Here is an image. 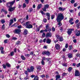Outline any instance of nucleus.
Segmentation results:
<instances>
[{
	"instance_id": "obj_50",
	"label": "nucleus",
	"mask_w": 80,
	"mask_h": 80,
	"mask_svg": "<svg viewBox=\"0 0 80 80\" xmlns=\"http://www.w3.org/2000/svg\"><path fill=\"white\" fill-rule=\"evenodd\" d=\"M40 77H42V78H44V77H45V75L43 74L42 75H41L40 76Z\"/></svg>"
},
{
	"instance_id": "obj_16",
	"label": "nucleus",
	"mask_w": 80,
	"mask_h": 80,
	"mask_svg": "<svg viewBox=\"0 0 80 80\" xmlns=\"http://www.w3.org/2000/svg\"><path fill=\"white\" fill-rule=\"evenodd\" d=\"M51 40L49 39H47L46 40V43H48V44H50V43H51Z\"/></svg>"
},
{
	"instance_id": "obj_37",
	"label": "nucleus",
	"mask_w": 80,
	"mask_h": 80,
	"mask_svg": "<svg viewBox=\"0 0 80 80\" xmlns=\"http://www.w3.org/2000/svg\"><path fill=\"white\" fill-rule=\"evenodd\" d=\"M11 56H13L14 55V52H12L10 53Z\"/></svg>"
},
{
	"instance_id": "obj_33",
	"label": "nucleus",
	"mask_w": 80,
	"mask_h": 80,
	"mask_svg": "<svg viewBox=\"0 0 80 80\" xmlns=\"http://www.w3.org/2000/svg\"><path fill=\"white\" fill-rule=\"evenodd\" d=\"M5 24H3L2 26V30H5Z\"/></svg>"
},
{
	"instance_id": "obj_58",
	"label": "nucleus",
	"mask_w": 80,
	"mask_h": 80,
	"mask_svg": "<svg viewBox=\"0 0 80 80\" xmlns=\"http://www.w3.org/2000/svg\"><path fill=\"white\" fill-rule=\"evenodd\" d=\"M31 77L32 78H34V77H35V75H32L31 76Z\"/></svg>"
},
{
	"instance_id": "obj_30",
	"label": "nucleus",
	"mask_w": 80,
	"mask_h": 80,
	"mask_svg": "<svg viewBox=\"0 0 80 80\" xmlns=\"http://www.w3.org/2000/svg\"><path fill=\"white\" fill-rule=\"evenodd\" d=\"M56 36L58 39H60V37H61L58 35H56Z\"/></svg>"
},
{
	"instance_id": "obj_43",
	"label": "nucleus",
	"mask_w": 80,
	"mask_h": 80,
	"mask_svg": "<svg viewBox=\"0 0 80 80\" xmlns=\"http://www.w3.org/2000/svg\"><path fill=\"white\" fill-rule=\"evenodd\" d=\"M67 75V73H66L65 72H64L62 74V76H65Z\"/></svg>"
},
{
	"instance_id": "obj_39",
	"label": "nucleus",
	"mask_w": 80,
	"mask_h": 80,
	"mask_svg": "<svg viewBox=\"0 0 80 80\" xmlns=\"http://www.w3.org/2000/svg\"><path fill=\"white\" fill-rule=\"evenodd\" d=\"M42 37H45V32H43L42 33Z\"/></svg>"
},
{
	"instance_id": "obj_36",
	"label": "nucleus",
	"mask_w": 80,
	"mask_h": 80,
	"mask_svg": "<svg viewBox=\"0 0 80 80\" xmlns=\"http://www.w3.org/2000/svg\"><path fill=\"white\" fill-rule=\"evenodd\" d=\"M2 66L3 68H4V69H5V68H6V66L5 64H3L2 65Z\"/></svg>"
},
{
	"instance_id": "obj_31",
	"label": "nucleus",
	"mask_w": 80,
	"mask_h": 80,
	"mask_svg": "<svg viewBox=\"0 0 80 80\" xmlns=\"http://www.w3.org/2000/svg\"><path fill=\"white\" fill-rule=\"evenodd\" d=\"M42 10L44 12H47V8L44 7L43 8H42Z\"/></svg>"
},
{
	"instance_id": "obj_20",
	"label": "nucleus",
	"mask_w": 80,
	"mask_h": 80,
	"mask_svg": "<svg viewBox=\"0 0 80 80\" xmlns=\"http://www.w3.org/2000/svg\"><path fill=\"white\" fill-rule=\"evenodd\" d=\"M34 80H39V78L38 77V76H36L33 79Z\"/></svg>"
},
{
	"instance_id": "obj_32",
	"label": "nucleus",
	"mask_w": 80,
	"mask_h": 80,
	"mask_svg": "<svg viewBox=\"0 0 80 80\" xmlns=\"http://www.w3.org/2000/svg\"><path fill=\"white\" fill-rule=\"evenodd\" d=\"M29 0H25V3L28 4L29 3Z\"/></svg>"
},
{
	"instance_id": "obj_52",
	"label": "nucleus",
	"mask_w": 80,
	"mask_h": 80,
	"mask_svg": "<svg viewBox=\"0 0 80 80\" xmlns=\"http://www.w3.org/2000/svg\"><path fill=\"white\" fill-rule=\"evenodd\" d=\"M78 22H79V20H78V19L76 20L75 22V23H78Z\"/></svg>"
},
{
	"instance_id": "obj_18",
	"label": "nucleus",
	"mask_w": 80,
	"mask_h": 80,
	"mask_svg": "<svg viewBox=\"0 0 80 80\" xmlns=\"http://www.w3.org/2000/svg\"><path fill=\"white\" fill-rule=\"evenodd\" d=\"M10 22H9V26H10L11 25H12V24L13 23V19H12L10 20Z\"/></svg>"
},
{
	"instance_id": "obj_9",
	"label": "nucleus",
	"mask_w": 80,
	"mask_h": 80,
	"mask_svg": "<svg viewBox=\"0 0 80 80\" xmlns=\"http://www.w3.org/2000/svg\"><path fill=\"white\" fill-rule=\"evenodd\" d=\"M75 32V35L77 36V37H79V36H80V31L76 30Z\"/></svg>"
},
{
	"instance_id": "obj_15",
	"label": "nucleus",
	"mask_w": 80,
	"mask_h": 80,
	"mask_svg": "<svg viewBox=\"0 0 80 80\" xmlns=\"http://www.w3.org/2000/svg\"><path fill=\"white\" fill-rule=\"evenodd\" d=\"M68 56L69 58H72L73 57V55L72 53H69L68 55Z\"/></svg>"
},
{
	"instance_id": "obj_13",
	"label": "nucleus",
	"mask_w": 80,
	"mask_h": 80,
	"mask_svg": "<svg viewBox=\"0 0 80 80\" xmlns=\"http://www.w3.org/2000/svg\"><path fill=\"white\" fill-rule=\"evenodd\" d=\"M36 68L38 71H40V70H42V67L40 66H37Z\"/></svg>"
},
{
	"instance_id": "obj_2",
	"label": "nucleus",
	"mask_w": 80,
	"mask_h": 80,
	"mask_svg": "<svg viewBox=\"0 0 80 80\" xmlns=\"http://www.w3.org/2000/svg\"><path fill=\"white\" fill-rule=\"evenodd\" d=\"M15 2V0H14L12 2H8L7 3V7H9L8 9V11H9V12H13V11L15 9V7H14L13 8L12 7L13 5L14 4Z\"/></svg>"
},
{
	"instance_id": "obj_35",
	"label": "nucleus",
	"mask_w": 80,
	"mask_h": 80,
	"mask_svg": "<svg viewBox=\"0 0 80 80\" xmlns=\"http://www.w3.org/2000/svg\"><path fill=\"white\" fill-rule=\"evenodd\" d=\"M70 19L69 21V23H71V22H72V21H73V18H70Z\"/></svg>"
},
{
	"instance_id": "obj_8",
	"label": "nucleus",
	"mask_w": 80,
	"mask_h": 80,
	"mask_svg": "<svg viewBox=\"0 0 80 80\" xmlns=\"http://www.w3.org/2000/svg\"><path fill=\"white\" fill-rule=\"evenodd\" d=\"M75 77H78L80 76V72L79 71L77 70H76L75 73Z\"/></svg>"
},
{
	"instance_id": "obj_7",
	"label": "nucleus",
	"mask_w": 80,
	"mask_h": 80,
	"mask_svg": "<svg viewBox=\"0 0 80 80\" xmlns=\"http://www.w3.org/2000/svg\"><path fill=\"white\" fill-rule=\"evenodd\" d=\"M42 55H46L48 56H49L50 55V52L49 51H45L42 52Z\"/></svg>"
},
{
	"instance_id": "obj_42",
	"label": "nucleus",
	"mask_w": 80,
	"mask_h": 80,
	"mask_svg": "<svg viewBox=\"0 0 80 80\" xmlns=\"http://www.w3.org/2000/svg\"><path fill=\"white\" fill-rule=\"evenodd\" d=\"M28 78V76L27 75L26 77L24 78V80H27Z\"/></svg>"
},
{
	"instance_id": "obj_25",
	"label": "nucleus",
	"mask_w": 80,
	"mask_h": 80,
	"mask_svg": "<svg viewBox=\"0 0 80 80\" xmlns=\"http://www.w3.org/2000/svg\"><path fill=\"white\" fill-rule=\"evenodd\" d=\"M44 7L46 8H48L49 7V5L48 4H46L44 5Z\"/></svg>"
},
{
	"instance_id": "obj_41",
	"label": "nucleus",
	"mask_w": 80,
	"mask_h": 80,
	"mask_svg": "<svg viewBox=\"0 0 80 80\" xmlns=\"http://www.w3.org/2000/svg\"><path fill=\"white\" fill-rule=\"evenodd\" d=\"M23 8H25L26 7V4H25V3H23Z\"/></svg>"
},
{
	"instance_id": "obj_23",
	"label": "nucleus",
	"mask_w": 80,
	"mask_h": 80,
	"mask_svg": "<svg viewBox=\"0 0 80 80\" xmlns=\"http://www.w3.org/2000/svg\"><path fill=\"white\" fill-rule=\"evenodd\" d=\"M41 7H42L41 4L38 5L37 7V9H38V10H39V9H40V8H41Z\"/></svg>"
},
{
	"instance_id": "obj_62",
	"label": "nucleus",
	"mask_w": 80,
	"mask_h": 80,
	"mask_svg": "<svg viewBox=\"0 0 80 80\" xmlns=\"http://www.w3.org/2000/svg\"><path fill=\"white\" fill-rule=\"evenodd\" d=\"M44 32V30H42L40 31V33H42Z\"/></svg>"
},
{
	"instance_id": "obj_11",
	"label": "nucleus",
	"mask_w": 80,
	"mask_h": 80,
	"mask_svg": "<svg viewBox=\"0 0 80 80\" xmlns=\"http://www.w3.org/2000/svg\"><path fill=\"white\" fill-rule=\"evenodd\" d=\"M46 15L47 17L48 20H49L50 19V14L49 12H47L46 13Z\"/></svg>"
},
{
	"instance_id": "obj_57",
	"label": "nucleus",
	"mask_w": 80,
	"mask_h": 80,
	"mask_svg": "<svg viewBox=\"0 0 80 80\" xmlns=\"http://www.w3.org/2000/svg\"><path fill=\"white\" fill-rule=\"evenodd\" d=\"M49 26H48V24H47L46 26V29H48Z\"/></svg>"
},
{
	"instance_id": "obj_26",
	"label": "nucleus",
	"mask_w": 80,
	"mask_h": 80,
	"mask_svg": "<svg viewBox=\"0 0 80 80\" xmlns=\"http://www.w3.org/2000/svg\"><path fill=\"white\" fill-rule=\"evenodd\" d=\"M69 50H72V49L73 48V47H72V45L69 46Z\"/></svg>"
},
{
	"instance_id": "obj_6",
	"label": "nucleus",
	"mask_w": 80,
	"mask_h": 80,
	"mask_svg": "<svg viewBox=\"0 0 80 80\" xmlns=\"http://www.w3.org/2000/svg\"><path fill=\"white\" fill-rule=\"evenodd\" d=\"M74 29L73 28H71V29H68V31L67 32V33L69 35H70L72 33V31H74Z\"/></svg>"
},
{
	"instance_id": "obj_59",
	"label": "nucleus",
	"mask_w": 80,
	"mask_h": 80,
	"mask_svg": "<svg viewBox=\"0 0 80 80\" xmlns=\"http://www.w3.org/2000/svg\"><path fill=\"white\" fill-rule=\"evenodd\" d=\"M17 39V38L15 37L12 38V40H16Z\"/></svg>"
},
{
	"instance_id": "obj_56",
	"label": "nucleus",
	"mask_w": 80,
	"mask_h": 80,
	"mask_svg": "<svg viewBox=\"0 0 80 80\" xmlns=\"http://www.w3.org/2000/svg\"><path fill=\"white\" fill-rule=\"evenodd\" d=\"M80 63H79L78 64H77V65H76V67H80Z\"/></svg>"
},
{
	"instance_id": "obj_27",
	"label": "nucleus",
	"mask_w": 80,
	"mask_h": 80,
	"mask_svg": "<svg viewBox=\"0 0 80 80\" xmlns=\"http://www.w3.org/2000/svg\"><path fill=\"white\" fill-rule=\"evenodd\" d=\"M21 58L22 60H25L26 59L25 57H24L23 56H21Z\"/></svg>"
},
{
	"instance_id": "obj_24",
	"label": "nucleus",
	"mask_w": 80,
	"mask_h": 80,
	"mask_svg": "<svg viewBox=\"0 0 80 80\" xmlns=\"http://www.w3.org/2000/svg\"><path fill=\"white\" fill-rule=\"evenodd\" d=\"M59 39L60 42H62V41H63V37H62L61 36Z\"/></svg>"
},
{
	"instance_id": "obj_46",
	"label": "nucleus",
	"mask_w": 80,
	"mask_h": 80,
	"mask_svg": "<svg viewBox=\"0 0 80 80\" xmlns=\"http://www.w3.org/2000/svg\"><path fill=\"white\" fill-rule=\"evenodd\" d=\"M41 63L42 65H45V63L44 62V61L42 60L41 62Z\"/></svg>"
},
{
	"instance_id": "obj_3",
	"label": "nucleus",
	"mask_w": 80,
	"mask_h": 80,
	"mask_svg": "<svg viewBox=\"0 0 80 80\" xmlns=\"http://www.w3.org/2000/svg\"><path fill=\"white\" fill-rule=\"evenodd\" d=\"M23 26H26L27 28H33V26L31 24V22L29 21L26 22L25 23L23 24Z\"/></svg>"
},
{
	"instance_id": "obj_22",
	"label": "nucleus",
	"mask_w": 80,
	"mask_h": 80,
	"mask_svg": "<svg viewBox=\"0 0 80 80\" xmlns=\"http://www.w3.org/2000/svg\"><path fill=\"white\" fill-rule=\"evenodd\" d=\"M33 8H30L28 10V12H32L33 11Z\"/></svg>"
},
{
	"instance_id": "obj_4",
	"label": "nucleus",
	"mask_w": 80,
	"mask_h": 80,
	"mask_svg": "<svg viewBox=\"0 0 80 80\" xmlns=\"http://www.w3.org/2000/svg\"><path fill=\"white\" fill-rule=\"evenodd\" d=\"M34 70V67L33 66H31L30 67V69L29 68H27V70L28 72L30 73L32 72H33V70Z\"/></svg>"
},
{
	"instance_id": "obj_19",
	"label": "nucleus",
	"mask_w": 80,
	"mask_h": 80,
	"mask_svg": "<svg viewBox=\"0 0 80 80\" xmlns=\"http://www.w3.org/2000/svg\"><path fill=\"white\" fill-rule=\"evenodd\" d=\"M28 34V31H27V30L26 29H25L24 30V34L27 35Z\"/></svg>"
},
{
	"instance_id": "obj_28",
	"label": "nucleus",
	"mask_w": 80,
	"mask_h": 80,
	"mask_svg": "<svg viewBox=\"0 0 80 80\" xmlns=\"http://www.w3.org/2000/svg\"><path fill=\"white\" fill-rule=\"evenodd\" d=\"M6 65L8 67H10L11 66V65H10V64H9V63H6Z\"/></svg>"
},
{
	"instance_id": "obj_14",
	"label": "nucleus",
	"mask_w": 80,
	"mask_h": 80,
	"mask_svg": "<svg viewBox=\"0 0 80 80\" xmlns=\"http://www.w3.org/2000/svg\"><path fill=\"white\" fill-rule=\"evenodd\" d=\"M58 9L59 11H62V12H63L64 11V10L65 9V8H62L61 7H60L58 8Z\"/></svg>"
},
{
	"instance_id": "obj_64",
	"label": "nucleus",
	"mask_w": 80,
	"mask_h": 80,
	"mask_svg": "<svg viewBox=\"0 0 80 80\" xmlns=\"http://www.w3.org/2000/svg\"><path fill=\"white\" fill-rule=\"evenodd\" d=\"M80 54H76V56H77V57H79V56H80Z\"/></svg>"
},
{
	"instance_id": "obj_51",
	"label": "nucleus",
	"mask_w": 80,
	"mask_h": 80,
	"mask_svg": "<svg viewBox=\"0 0 80 80\" xmlns=\"http://www.w3.org/2000/svg\"><path fill=\"white\" fill-rule=\"evenodd\" d=\"M63 66H64V67H67V64H62Z\"/></svg>"
},
{
	"instance_id": "obj_1",
	"label": "nucleus",
	"mask_w": 80,
	"mask_h": 80,
	"mask_svg": "<svg viewBox=\"0 0 80 80\" xmlns=\"http://www.w3.org/2000/svg\"><path fill=\"white\" fill-rule=\"evenodd\" d=\"M63 19H64V16H63V14L62 13H58L56 19L57 22H58V25H59V26H62V22H61V21L63 20Z\"/></svg>"
},
{
	"instance_id": "obj_5",
	"label": "nucleus",
	"mask_w": 80,
	"mask_h": 80,
	"mask_svg": "<svg viewBox=\"0 0 80 80\" xmlns=\"http://www.w3.org/2000/svg\"><path fill=\"white\" fill-rule=\"evenodd\" d=\"M21 29H16L14 30V32L15 33H17V34H20V32H21Z\"/></svg>"
},
{
	"instance_id": "obj_21",
	"label": "nucleus",
	"mask_w": 80,
	"mask_h": 80,
	"mask_svg": "<svg viewBox=\"0 0 80 80\" xmlns=\"http://www.w3.org/2000/svg\"><path fill=\"white\" fill-rule=\"evenodd\" d=\"M73 69V68L72 67H70L68 68V71L70 72H71L72 71V70Z\"/></svg>"
},
{
	"instance_id": "obj_34",
	"label": "nucleus",
	"mask_w": 80,
	"mask_h": 80,
	"mask_svg": "<svg viewBox=\"0 0 80 80\" xmlns=\"http://www.w3.org/2000/svg\"><path fill=\"white\" fill-rule=\"evenodd\" d=\"M24 73L26 75H28V72L27 71H26L24 72Z\"/></svg>"
},
{
	"instance_id": "obj_10",
	"label": "nucleus",
	"mask_w": 80,
	"mask_h": 80,
	"mask_svg": "<svg viewBox=\"0 0 80 80\" xmlns=\"http://www.w3.org/2000/svg\"><path fill=\"white\" fill-rule=\"evenodd\" d=\"M55 48L57 50H59L60 48V46L58 44H57L55 45Z\"/></svg>"
},
{
	"instance_id": "obj_47",
	"label": "nucleus",
	"mask_w": 80,
	"mask_h": 80,
	"mask_svg": "<svg viewBox=\"0 0 80 80\" xmlns=\"http://www.w3.org/2000/svg\"><path fill=\"white\" fill-rule=\"evenodd\" d=\"M77 3H75L73 5L74 7H77Z\"/></svg>"
},
{
	"instance_id": "obj_54",
	"label": "nucleus",
	"mask_w": 80,
	"mask_h": 80,
	"mask_svg": "<svg viewBox=\"0 0 80 80\" xmlns=\"http://www.w3.org/2000/svg\"><path fill=\"white\" fill-rule=\"evenodd\" d=\"M8 40H7V39H6L5 40H4V43H7Z\"/></svg>"
},
{
	"instance_id": "obj_40",
	"label": "nucleus",
	"mask_w": 80,
	"mask_h": 80,
	"mask_svg": "<svg viewBox=\"0 0 80 80\" xmlns=\"http://www.w3.org/2000/svg\"><path fill=\"white\" fill-rule=\"evenodd\" d=\"M20 43H21V42H20V41H18V42L16 43V45H19V44H20Z\"/></svg>"
},
{
	"instance_id": "obj_53",
	"label": "nucleus",
	"mask_w": 80,
	"mask_h": 80,
	"mask_svg": "<svg viewBox=\"0 0 80 80\" xmlns=\"http://www.w3.org/2000/svg\"><path fill=\"white\" fill-rule=\"evenodd\" d=\"M4 48L3 47H1L0 48V50H1V51L2 50H3V49H4Z\"/></svg>"
},
{
	"instance_id": "obj_45",
	"label": "nucleus",
	"mask_w": 80,
	"mask_h": 80,
	"mask_svg": "<svg viewBox=\"0 0 80 80\" xmlns=\"http://www.w3.org/2000/svg\"><path fill=\"white\" fill-rule=\"evenodd\" d=\"M68 43L66 44L65 46L66 48H68Z\"/></svg>"
},
{
	"instance_id": "obj_60",
	"label": "nucleus",
	"mask_w": 80,
	"mask_h": 80,
	"mask_svg": "<svg viewBox=\"0 0 80 80\" xmlns=\"http://www.w3.org/2000/svg\"><path fill=\"white\" fill-rule=\"evenodd\" d=\"M1 53H2V54H4V51L3 50L1 51Z\"/></svg>"
},
{
	"instance_id": "obj_38",
	"label": "nucleus",
	"mask_w": 80,
	"mask_h": 80,
	"mask_svg": "<svg viewBox=\"0 0 80 80\" xmlns=\"http://www.w3.org/2000/svg\"><path fill=\"white\" fill-rule=\"evenodd\" d=\"M52 32H55V28L53 27H52Z\"/></svg>"
},
{
	"instance_id": "obj_49",
	"label": "nucleus",
	"mask_w": 80,
	"mask_h": 80,
	"mask_svg": "<svg viewBox=\"0 0 80 80\" xmlns=\"http://www.w3.org/2000/svg\"><path fill=\"white\" fill-rule=\"evenodd\" d=\"M47 21V20L46 19H45V18L44 19L43 22H44V23H46Z\"/></svg>"
},
{
	"instance_id": "obj_12",
	"label": "nucleus",
	"mask_w": 80,
	"mask_h": 80,
	"mask_svg": "<svg viewBox=\"0 0 80 80\" xmlns=\"http://www.w3.org/2000/svg\"><path fill=\"white\" fill-rule=\"evenodd\" d=\"M52 37V33L50 32L46 34V37Z\"/></svg>"
},
{
	"instance_id": "obj_29",
	"label": "nucleus",
	"mask_w": 80,
	"mask_h": 80,
	"mask_svg": "<svg viewBox=\"0 0 80 80\" xmlns=\"http://www.w3.org/2000/svg\"><path fill=\"white\" fill-rule=\"evenodd\" d=\"M1 22L2 23V24L3 23H5V20H4V19L1 20Z\"/></svg>"
},
{
	"instance_id": "obj_17",
	"label": "nucleus",
	"mask_w": 80,
	"mask_h": 80,
	"mask_svg": "<svg viewBox=\"0 0 80 80\" xmlns=\"http://www.w3.org/2000/svg\"><path fill=\"white\" fill-rule=\"evenodd\" d=\"M61 77L60 75H57L56 76V80H58V78H60Z\"/></svg>"
},
{
	"instance_id": "obj_61",
	"label": "nucleus",
	"mask_w": 80,
	"mask_h": 80,
	"mask_svg": "<svg viewBox=\"0 0 80 80\" xmlns=\"http://www.w3.org/2000/svg\"><path fill=\"white\" fill-rule=\"evenodd\" d=\"M30 55H33V51L31 52L30 53Z\"/></svg>"
},
{
	"instance_id": "obj_48",
	"label": "nucleus",
	"mask_w": 80,
	"mask_h": 80,
	"mask_svg": "<svg viewBox=\"0 0 80 80\" xmlns=\"http://www.w3.org/2000/svg\"><path fill=\"white\" fill-rule=\"evenodd\" d=\"M79 26H80V23H78L77 25V27H78V28H80Z\"/></svg>"
},
{
	"instance_id": "obj_44",
	"label": "nucleus",
	"mask_w": 80,
	"mask_h": 80,
	"mask_svg": "<svg viewBox=\"0 0 80 80\" xmlns=\"http://www.w3.org/2000/svg\"><path fill=\"white\" fill-rule=\"evenodd\" d=\"M71 3L73 4L75 3V0H72L71 1Z\"/></svg>"
},
{
	"instance_id": "obj_63",
	"label": "nucleus",
	"mask_w": 80,
	"mask_h": 80,
	"mask_svg": "<svg viewBox=\"0 0 80 80\" xmlns=\"http://www.w3.org/2000/svg\"><path fill=\"white\" fill-rule=\"evenodd\" d=\"M46 38H44L43 40V42H44V43H45V42H46Z\"/></svg>"
},
{
	"instance_id": "obj_55",
	"label": "nucleus",
	"mask_w": 80,
	"mask_h": 80,
	"mask_svg": "<svg viewBox=\"0 0 80 80\" xmlns=\"http://www.w3.org/2000/svg\"><path fill=\"white\" fill-rule=\"evenodd\" d=\"M6 36L7 38H10V35L8 34H6Z\"/></svg>"
}]
</instances>
